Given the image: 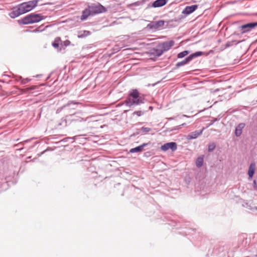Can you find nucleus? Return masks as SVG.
<instances>
[{
    "label": "nucleus",
    "mask_w": 257,
    "mask_h": 257,
    "mask_svg": "<svg viewBox=\"0 0 257 257\" xmlns=\"http://www.w3.org/2000/svg\"><path fill=\"white\" fill-rule=\"evenodd\" d=\"M38 2L39 0H33L23 3L14 8L12 11L9 13V16L14 19L27 13L35 8L37 6Z\"/></svg>",
    "instance_id": "1"
},
{
    "label": "nucleus",
    "mask_w": 257,
    "mask_h": 257,
    "mask_svg": "<svg viewBox=\"0 0 257 257\" xmlns=\"http://www.w3.org/2000/svg\"><path fill=\"white\" fill-rule=\"evenodd\" d=\"M185 125H186V123H182V124L177 126L176 127L177 129L179 128H181L182 126H185ZM175 130H176V128H175Z\"/></svg>",
    "instance_id": "32"
},
{
    "label": "nucleus",
    "mask_w": 257,
    "mask_h": 257,
    "mask_svg": "<svg viewBox=\"0 0 257 257\" xmlns=\"http://www.w3.org/2000/svg\"><path fill=\"white\" fill-rule=\"evenodd\" d=\"M255 164L254 163H251L249 167L248 175L249 178H252L255 171Z\"/></svg>",
    "instance_id": "16"
},
{
    "label": "nucleus",
    "mask_w": 257,
    "mask_h": 257,
    "mask_svg": "<svg viewBox=\"0 0 257 257\" xmlns=\"http://www.w3.org/2000/svg\"><path fill=\"white\" fill-rule=\"evenodd\" d=\"M61 42V45H62V42L61 41L60 37H56L54 41L52 43V46L55 48H58L59 46V42Z\"/></svg>",
    "instance_id": "19"
},
{
    "label": "nucleus",
    "mask_w": 257,
    "mask_h": 257,
    "mask_svg": "<svg viewBox=\"0 0 257 257\" xmlns=\"http://www.w3.org/2000/svg\"><path fill=\"white\" fill-rule=\"evenodd\" d=\"M203 163V158L202 157H198L196 161V165L197 167H201Z\"/></svg>",
    "instance_id": "20"
},
{
    "label": "nucleus",
    "mask_w": 257,
    "mask_h": 257,
    "mask_svg": "<svg viewBox=\"0 0 257 257\" xmlns=\"http://www.w3.org/2000/svg\"><path fill=\"white\" fill-rule=\"evenodd\" d=\"M198 8V5H194L190 6H187L182 11V14L188 15L194 12Z\"/></svg>",
    "instance_id": "8"
},
{
    "label": "nucleus",
    "mask_w": 257,
    "mask_h": 257,
    "mask_svg": "<svg viewBox=\"0 0 257 257\" xmlns=\"http://www.w3.org/2000/svg\"><path fill=\"white\" fill-rule=\"evenodd\" d=\"M41 27H42V26L39 27V28H37V29H36L34 30L33 31V32H41V31H42L43 30H44V29H41Z\"/></svg>",
    "instance_id": "29"
},
{
    "label": "nucleus",
    "mask_w": 257,
    "mask_h": 257,
    "mask_svg": "<svg viewBox=\"0 0 257 257\" xmlns=\"http://www.w3.org/2000/svg\"><path fill=\"white\" fill-rule=\"evenodd\" d=\"M244 126L245 123H240L235 127V135L236 137H239L241 135L242 129Z\"/></svg>",
    "instance_id": "13"
},
{
    "label": "nucleus",
    "mask_w": 257,
    "mask_h": 257,
    "mask_svg": "<svg viewBox=\"0 0 257 257\" xmlns=\"http://www.w3.org/2000/svg\"><path fill=\"white\" fill-rule=\"evenodd\" d=\"M174 44V42L172 40L166 41L160 45L163 52H166L169 50Z\"/></svg>",
    "instance_id": "9"
},
{
    "label": "nucleus",
    "mask_w": 257,
    "mask_h": 257,
    "mask_svg": "<svg viewBox=\"0 0 257 257\" xmlns=\"http://www.w3.org/2000/svg\"><path fill=\"white\" fill-rule=\"evenodd\" d=\"M148 145L147 143H144L142 145L138 146L136 148H132L130 150V152L131 153L141 152L143 151L144 147H146Z\"/></svg>",
    "instance_id": "14"
},
{
    "label": "nucleus",
    "mask_w": 257,
    "mask_h": 257,
    "mask_svg": "<svg viewBox=\"0 0 257 257\" xmlns=\"http://www.w3.org/2000/svg\"><path fill=\"white\" fill-rule=\"evenodd\" d=\"M84 33H85V36H87V35H89L90 34V32H89V31H85L84 32Z\"/></svg>",
    "instance_id": "33"
},
{
    "label": "nucleus",
    "mask_w": 257,
    "mask_h": 257,
    "mask_svg": "<svg viewBox=\"0 0 257 257\" xmlns=\"http://www.w3.org/2000/svg\"><path fill=\"white\" fill-rule=\"evenodd\" d=\"M144 96L140 95L137 89H133L128 94L124 101L127 106L131 107L133 105H139L144 103Z\"/></svg>",
    "instance_id": "2"
},
{
    "label": "nucleus",
    "mask_w": 257,
    "mask_h": 257,
    "mask_svg": "<svg viewBox=\"0 0 257 257\" xmlns=\"http://www.w3.org/2000/svg\"><path fill=\"white\" fill-rule=\"evenodd\" d=\"M62 43L65 46H69L70 44V42L69 40H66Z\"/></svg>",
    "instance_id": "30"
},
{
    "label": "nucleus",
    "mask_w": 257,
    "mask_h": 257,
    "mask_svg": "<svg viewBox=\"0 0 257 257\" xmlns=\"http://www.w3.org/2000/svg\"><path fill=\"white\" fill-rule=\"evenodd\" d=\"M144 114V111H136L133 113V114H136L139 116H142Z\"/></svg>",
    "instance_id": "27"
},
{
    "label": "nucleus",
    "mask_w": 257,
    "mask_h": 257,
    "mask_svg": "<svg viewBox=\"0 0 257 257\" xmlns=\"http://www.w3.org/2000/svg\"><path fill=\"white\" fill-rule=\"evenodd\" d=\"M190 61H191V59L190 58L189 56L186 57L184 60L183 61L178 62L176 64V68H179L181 66H184L187 64H188Z\"/></svg>",
    "instance_id": "17"
},
{
    "label": "nucleus",
    "mask_w": 257,
    "mask_h": 257,
    "mask_svg": "<svg viewBox=\"0 0 257 257\" xmlns=\"http://www.w3.org/2000/svg\"><path fill=\"white\" fill-rule=\"evenodd\" d=\"M215 147H216V145H215V143H212L209 144L208 145V151L210 152H212L215 149Z\"/></svg>",
    "instance_id": "24"
},
{
    "label": "nucleus",
    "mask_w": 257,
    "mask_h": 257,
    "mask_svg": "<svg viewBox=\"0 0 257 257\" xmlns=\"http://www.w3.org/2000/svg\"><path fill=\"white\" fill-rule=\"evenodd\" d=\"M88 6L91 12L92 16L103 13L107 11V9L99 3L91 4Z\"/></svg>",
    "instance_id": "4"
},
{
    "label": "nucleus",
    "mask_w": 257,
    "mask_h": 257,
    "mask_svg": "<svg viewBox=\"0 0 257 257\" xmlns=\"http://www.w3.org/2000/svg\"><path fill=\"white\" fill-rule=\"evenodd\" d=\"M168 0H156L154 1L151 6H149V7L159 8L165 6Z\"/></svg>",
    "instance_id": "11"
},
{
    "label": "nucleus",
    "mask_w": 257,
    "mask_h": 257,
    "mask_svg": "<svg viewBox=\"0 0 257 257\" xmlns=\"http://www.w3.org/2000/svg\"><path fill=\"white\" fill-rule=\"evenodd\" d=\"M202 53H203L202 52L198 51L193 54H191L189 56L190 58L191 59V60H192L194 58H195V57H197L202 55Z\"/></svg>",
    "instance_id": "22"
},
{
    "label": "nucleus",
    "mask_w": 257,
    "mask_h": 257,
    "mask_svg": "<svg viewBox=\"0 0 257 257\" xmlns=\"http://www.w3.org/2000/svg\"><path fill=\"white\" fill-rule=\"evenodd\" d=\"M217 120V118H215L214 119L211 120L210 123L207 125V127L212 125L214 123V122Z\"/></svg>",
    "instance_id": "31"
},
{
    "label": "nucleus",
    "mask_w": 257,
    "mask_h": 257,
    "mask_svg": "<svg viewBox=\"0 0 257 257\" xmlns=\"http://www.w3.org/2000/svg\"><path fill=\"white\" fill-rule=\"evenodd\" d=\"M252 202H244L242 204L243 206L246 207L249 210L254 211L257 210V207L251 206Z\"/></svg>",
    "instance_id": "18"
},
{
    "label": "nucleus",
    "mask_w": 257,
    "mask_h": 257,
    "mask_svg": "<svg viewBox=\"0 0 257 257\" xmlns=\"http://www.w3.org/2000/svg\"><path fill=\"white\" fill-rule=\"evenodd\" d=\"M19 80H21V83L23 84H25L28 83V82H29L30 81V79H29V78L23 79L22 76H19Z\"/></svg>",
    "instance_id": "25"
},
{
    "label": "nucleus",
    "mask_w": 257,
    "mask_h": 257,
    "mask_svg": "<svg viewBox=\"0 0 257 257\" xmlns=\"http://www.w3.org/2000/svg\"><path fill=\"white\" fill-rule=\"evenodd\" d=\"M241 42V41H236V40H233L232 41H228L226 43L225 46L226 48L232 46L233 44L237 45V44H239V43H240Z\"/></svg>",
    "instance_id": "21"
},
{
    "label": "nucleus",
    "mask_w": 257,
    "mask_h": 257,
    "mask_svg": "<svg viewBox=\"0 0 257 257\" xmlns=\"http://www.w3.org/2000/svg\"><path fill=\"white\" fill-rule=\"evenodd\" d=\"M90 15L92 16V14L90 10H89V8L88 6L87 8H86L82 11V15L80 17V20L81 21H85Z\"/></svg>",
    "instance_id": "12"
},
{
    "label": "nucleus",
    "mask_w": 257,
    "mask_h": 257,
    "mask_svg": "<svg viewBox=\"0 0 257 257\" xmlns=\"http://www.w3.org/2000/svg\"><path fill=\"white\" fill-rule=\"evenodd\" d=\"M79 103L77 102H75V101H69L66 104L63 105L62 107V108H64L67 106H69L70 104H78Z\"/></svg>",
    "instance_id": "26"
},
{
    "label": "nucleus",
    "mask_w": 257,
    "mask_h": 257,
    "mask_svg": "<svg viewBox=\"0 0 257 257\" xmlns=\"http://www.w3.org/2000/svg\"><path fill=\"white\" fill-rule=\"evenodd\" d=\"M169 119H173V117H171V118H170Z\"/></svg>",
    "instance_id": "37"
},
{
    "label": "nucleus",
    "mask_w": 257,
    "mask_h": 257,
    "mask_svg": "<svg viewBox=\"0 0 257 257\" xmlns=\"http://www.w3.org/2000/svg\"><path fill=\"white\" fill-rule=\"evenodd\" d=\"M164 53L160 45L158 46L155 49L152 50L151 53L154 55L159 57Z\"/></svg>",
    "instance_id": "15"
},
{
    "label": "nucleus",
    "mask_w": 257,
    "mask_h": 257,
    "mask_svg": "<svg viewBox=\"0 0 257 257\" xmlns=\"http://www.w3.org/2000/svg\"><path fill=\"white\" fill-rule=\"evenodd\" d=\"M183 117H188L187 115H186L185 114L183 115Z\"/></svg>",
    "instance_id": "35"
},
{
    "label": "nucleus",
    "mask_w": 257,
    "mask_h": 257,
    "mask_svg": "<svg viewBox=\"0 0 257 257\" xmlns=\"http://www.w3.org/2000/svg\"><path fill=\"white\" fill-rule=\"evenodd\" d=\"M188 54H189L188 51H187V50L184 51L183 52L179 53L177 55V57L178 58H182L184 57L185 56H186Z\"/></svg>",
    "instance_id": "23"
},
{
    "label": "nucleus",
    "mask_w": 257,
    "mask_h": 257,
    "mask_svg": "<svg viewBox=\"0 0 257 257\" xmlns=\"http://www.w3.org/2000/svg\"><path fill=\"white\" fill-rule=\"evenodd\" d=\"M253 188H254L255 189H256V182H255V181H253Z\"/></svg>",
    "instance_id": "34"
},
{
    "label": "nucleus",
    "mask_w": 257,
    "mask_h": 257,
    "mask_svg": "<svg viewBox=\"0 0 257 257\" xmlns=\"http://www.w3.org/2000/svg\"><path fill=\"white\" fill-rule=\"evenodd\" d=\"M177 149V144L175 142L167 143L161 147V150L166 151L169 149H171L172 151L174 152Z\"/></svg>",
    "instance_id": "7"
},
{
    "label": "nucleus",
    "mask_w": 257,
    "mask_h": 257,
    "mask_svg": "<svg viewBox=\"0 0 257 257\" xmlns=\"http://www.w3.org/2000/svg\"><path fill=\"white\" fill-rule=\"evenodd\" d=\"M204 130V128H203L202 130L200 131H195L190 133L187 136V139L188 140H192L198 138L199 136H200Z\"/></svg>",
    "instance_id": "10"
},
{
    "label": "nucleus",
    "mask_w": 257,
    "mask_h": 257,
    "mask_svg": "<svg viewBox=\"0 0 257 257\" xmlns=\"http://www.w3.org/2000/svg\"><path fill=\"white\" fill-rule=\"evenodd\" d=\"M256 15H257V14H256Z\"/></svg>",
    "instance_id": "38"
},
{
    "label": "nucleus",
    "mask_w": 257,
    "mask_h": 257,
    "mask_svg": "<svg viewBox=\"0 0 257 257\" xmlns=\"http://www.w3.org/2000/svg\"><path fill=\"white\" fill-rule=\"evenodd\" d=\"M149 108L151 109H153V107L152 106H150Z\"/></svg>",
    "instance_id": "36"
},
{
    "label": "nucleus",
    "mask_w": 257,
    "mask_h": 257,
    "mask_svg": "<svg viewBox=\"0 0 257 257\" xmlns=\"http://www.w3.org/2000/svg\"><path fill=\"white\" fill-rule=\"evenodd\" d=\"M44 19L45 17L40 14L32 13L19 20V22L21 24L28 25L38 23Z\"/></svg>",
    "instance_id": "3"
},
{
    "label": "nucleus",
    "mask_w": 257,
    "mask_h": 257,
    "mask_svg": "<svg viewBox=\"0 0 257 257\" xmlns=\"http://www.w3.org/2000/svg\"><path fill=\"white\" fill-rule=\"evenodd\" d=\"M165 22L163 20L152 22L148 24L147 28L150 29L160 30L164 25Z\"/></svg>",
    "instance_id": "6"
},
{
    "label": "nucleus",
    "mask_w": 257,
    "mask_h": 257,
    "mask_svg": "<svg viewBox=\"0 0 257 257\" xmlns=\"http://www.w3.org/2000/svg\"><path fill=\"white\" fill-rule=\"evenodd\" d=\"M141 130L144 133H148L151 130V129L149 127H146L143 126L141 128Z\"/></svg>",
    "instance_id": "28"
},
{
    "label": "nucleus",
    "mask_w": 257,
    "mask_h": 257,
    "mask_svg": "<svg viewBox=\"0 0 257 257\" xmlns=\"http://www.w3.org/2000/svg\"><path fill=\"white\" fill-rule=\"evenodd\" d=\"M256 26H257V22H253L241 25V26L239 27V28L240 30L241 33L244 34L249 32L251 30L254 28Z\"/></svg>",
    "instance_id": "5"
}]
</instances>
